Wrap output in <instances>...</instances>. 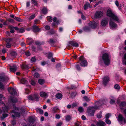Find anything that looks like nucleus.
I'll return each instance as SVG.
<instances>
[{"mask_svg":"<svg viewBox=\"0 0 126 126\" xmlns=\"http://www.w3.org/2000/svg\"><path fill=\"white\" fill-rule=\"evenodd\" d=\"M99 62L101 64L103 62L105 65H109L110 63V60L109 55L106 53L103 54L102 56V59L100 60Z\"/></svg>","mask_w":126,"mask_h":126,"instance_id":"obj_1","label":"nucleus"},{"mask_svg":"<svg viewBox=\"0 0 126 126\" xmlns=\"http://www.w3.org/2000/svg\"><path fill=\"white\" fill-rule=\"evenodd\" d=\"M107 16L111 18L113 20L117 21L118 22H121V20L119 19L117 16L115 15L112 12L111 10H108L107 12Z\"/></svg>","mask_w":126,"mask_h":126,"instance_id":"obj_2","label":"nucleus"},{"mask_svg":"<svg viewBox=\"0 0 126 126\" xmlns=\"http://www.w3.org/2000/svg\"><path fill=\"white\" fill-rule=\"evenodd\" d=\"M79 60L81 61V62L80 63V65L81 66H85L87 65V62L84 59V58L83 56H80L79 58Z\"/></svg>","mask_w":126,"mask_h":126,"instance_id":"obj_3","label":"nucleus"},{"mask_svg":"<svg viewBox=\"0 0 126 126\" xmlns=\"http://www.w3.org/2000/svg\"><path fill=\"white\" fill-rule=\"evenodd\" d=\"M28 99L29 100H33L35 99L37 100L39 99V97L38 94H34L32 95L28 96Z\"/></svg>","mask_w":126,"mask_h":126,"instance_id":"obj_4","label":"nucleus"},{"mask_svg":"<svg viewBox=\"0 0 126 126\" xmlns=\"http://www.w3.org/2000/svg\"><path fill=\"white\" fill-rule=\"evenodd\" d=\"M103 12L100 11H97L95 13L94 17L96 18L101 17L103 15Z\"/></svg>","mask_w":126,"mask_h":126,"instance_id":"obj_5","label":"nucleus"},{"mask_svg":"<svg viewBox=\"0 0 126 126\" xmlns=\"http://www.w3.org/2000/svg\"><path fill=\"white\" fill-rule=\"evenodd\" d=\"M11 113H12V116L13 118L15 117H19L20 116V113L15 112L14 110L11 111Z\"/></svg>","mask_w":126,"mask_h":126,"instance_id":"obj_6","label":"nucleus"},{"mask_svg":"<svg viewBox=\"0 0 126 126\" xmlns=\"http://www.w3.org/2000/svg\"><path fill=\"white\" fill-rule=\"evenodd\" d=\"M98 23V22H95L94 21H93L89 23V26L90 27L92 28H94L96 27Z\"/></svg>","mask_w":126,"mask_h":126,"instance_id":"obj_7","label":"nucleus"},{"mask_svg":"<svg viewBox=\"0 0 126 126\" xmlns=\"http://www.w3.org/2000/svg\"><path fill=\"white\" fill-rule=\"evenodd\" d=\"M8 91L12 95H15L17 93L16 91L13 88L9 87L8 88Z\"/></svg>","mask_w":126,"mask_h":126,"instance_id":"obj_8","label":"nucleus"},{"mask_svg":"<svg viewBox=\"0 0 126 126\" xmlns=\"http://www.w3.org/2000/svg\"><path fill=\"white\" fill-rule=\"evenodd\" d=\"M109 24L110 28H115L117 27V25L113 22L111 19L110 20Z\"/></svg>","mask_w":126,"mask_h":126,"instance_id":"obj_9","label":"nucleus"},{"mask_svg":"<svg viewBox=\"0 0 126 126\" xmlns=\"http://www.w3.org/2000/svg\"><path fill=\"white\" fill-rule=\"evenodd\" d=\"M109 81V78L108 76H105L103 79V83L105 85H106Z\"/></svg>","mask_w":126,"mask_h":126,"instance_id":"obj_10","label":"nucleus"},{"mask_svg":"<svg viewBox=\"0 0 126 126\" xmlns=\"http://www.w3.org/2000/svg\"><path fill=\"white\" fill-rule=\"evenodd\" d=\"M18 67V66L15 65H13L12 66H10V71L11 72L15 71L16 70Z\"/></svg>","mask_w":126,"mask_h":126,"instance_id":"obj_11","label":"nucleus"},{"mask_svg":"<svg viewBox=\"0 0 126 126\" xmlns=\"http://www.w3.org/2000/svg\"><path fill=\"white\" fill-rule=\"evenodd\" d=\"M33 31L34 32H39L40 29L38 28V26L34 24L32 27Z\"/></svg>","mask_w":126,"mask_h":126,"instance_id":"obj_12","label":"nucleus"},{"mask_svg":"<svg viewBox=\"0 0 126 126\" xmlns=\"http://www.w3.org/2000/svg\"><path fill=\"white\" fill-rule=\"evenodd\" d=\"M40 96L43 97H47L48 96V93H46L44 92H40Z\"/></svg>","mask_w":126,"mask_h":126,"instance_id":"obj_13","label":"nucleus"},{"mask_svg":"<svg viewBox=\"0 0 126 126\" xmlns=\"http://www.w3.org/2000/svg\"><path fill=\"white\" fill-rule=\"evenodd\" d=\"M106 125L105 123L103 121H99L98 122L96 125L97 126H104Z\"/></svg>","mask_w":126,"mask_h":126,"instance_id":"obj_14","label":"nucleus"},{"mask_svg":"<svg viewBox=\"0 0 126 126\" xmlns=\"http://www.w3.org/2000/svg\"><path fill=\"white\" fill-rule=\"evenodd\" d=\"M88 112L91 116H93L94 114L95 111L94 110H92L91 108L90 109H88Z\"/></svg>","mask_w":126,"mask_h":126,"instance_id":"obj_15","label":"nucleus"},{"mask_svg":"<svg viewBox=\"0 0 126 126\" xmlns=\"http://www.w3.org/2000/svg\"><path fill=\"white\" fill-rule=\"evenodd\" d=\"M70 44H71L72 46L76 47H78L79 46V44L76 43L75 42L72 41H71L69 42Z\"/></svg>","mask_w":126,"mask_h":126,"instance_id":"obj_16","label":"nucleus"},{"mask_svg":"<svg viewBox=\"0 0 126 126\" xmlns=\"http://www.w3.org/2000/svg\"><path fill=\"white\" fill-rule=\"evenodd\" d=\"M108 21L107 20H104L101 22V25L103 26H105L108 24Z\"/></svg>","mask_w":126,"mask_h":126,"instance_id":"obj_17","label":"nucleus"},{"mask_svg":"<svg viewBox=\"0 0 126 126\" xmlns=\"http://www.w3.org/2000/svg\"><path fill=\"white\" fill-rule=\"evenodd\" d=\"M21 68L22 69H27L29 68L30 67L26 65L22 64L21 65Z\"/></svg>","mask_w":126,"mask_h":126,"instance_id":"obj_18","label":"nucleus"},{"mask_svg":"<svg viewBox=\"0 0 126 126\" xmlns=\"http://www.w3.org/2000/svg\"><path fill=\"white\" fill-rule=\"evenodd\" d=\"M62 94L60 93H58L56 95V98L59 99L62 98Z\"/></svg>","mask_w":126,"mask_h":126,"instance_id":"obj_19","label":"nucleus"},{"mask_svg":"<svg viewBox=\"0 0 126 126\" xmlns=\"http://www.w3.org/2000/svg\"><path fill=\"white\" fill-rule=\"evenodd\" d=\"M91 7L90 4L88 3H87L84 5V9L86 10L87 9L88 7Z\"/></svg>","mask_w":126,"mask_h":126,"instance_id":"obj_20","label":"nucleus"},{"mask_svg":"<svg viewBox=\"0 0 126 126\" xmlns=\"http://www.w3.org/2000/svg\"><path fill=\"white\" fill-rule=\"evenodd\" d=\"M45 81L42 79H40L38 80V82L41 85H42L44 83Z\"/></svg>","mask_w":126,"mask_h":126,"instance_id":"obj_21","label":"nucleus"},{"mask_svg":"<svg viewBox=\"0 0 126 126\" xmlns=\"http://www.w3.org/2000/svg\"><path fill=\"white\" fill-rule=\"evenodd\" d=\"M119 106L120 107H124L126 106V103L124 102H122L119 104Z\"/></svg>","mask_w":126,"mask_h":126,"instance_id":"obj_22","label":"nucleus"},{"mask_svg":"<svg viewBox=\"0 0 126 126\" xmlns=\"http://www.w3.org/2000/svg\"><path fill=\"white\" fill-rule=\"evenodd\" d=\"M42 13L44 14H46L48 10L47 8L44 7L42 10Z\"/></svg>","mask_w":126,"mask_h":126,"instance_id":"obj_23","label":"nucleus"},{"mask_svg":"<svg viewBox=\"0 0 126 126\" xmlns=\"http://www.w3.org/2000/svg\"><path fill=\"white\" fill-rule=\"evenodd\" d=\"M35 16V15L34 14H33L30 16L28 19L29 21H31L33 19Z\"/></svg>","mask_w":126,"mask_h":126,"instance_id":"obj_24","label":"nucleus"},{"mask_svg":"<svg viewBox=\"0 0 126 126\" xmlns=\"http://www.w3.org/2000/svg\"><path fill=\"white\" fill-rule=\"evenodd\" d=\"M21 82L23 84L27 83V81L24 78H22L21 80Z\"/></svg>","mask_w":126,"mask_h":126,"instance_id":"obj_25","label":"nucleus"},{"mask_svg":"<svg viewBox=\"0 0 126 126\" xmlns=\"http://www.w3.org/2000/svg\"><path fill=\"white\" fill-rule=\"evenodd\" d=\"M48 42L51 45L53 44L55 42L52 39H50Z\"/></svg>","mask_w":126,"mask_h":126,"instance_id":"obj_26","label":"nucleus"},{"mask_svg":"<svg viewBox=\"0 0 126 126\" xmlns=\"http://www.w3.org/2000/svg\"><path fill=\"white\" fill-rule=\"evenodd\" d=\"M37 112L40 114H43V112L42 109H37L36 110Z\"/></svg>","mask_w":126,"mask_h":126,"instance_id":"obj_27","label":"nucleus"},{"mask_svg":"<svg viewBox=\"0 0 126 126\" xmlns=\"http://www.w3.org/2000/svg\"><path fill=\"white\" fill-rule=\"evenodd\" d=\"M83 29L84 31L87 32L90 30V28L88 26H85L83 27Z\"/></svg>","mask_w":126,"mask_h":126,"instance_id":"obj_28","label":"nucleus"},{"mask_svg":"<svg viewBox=\"0 0 126 126\" xmlns=\"http://www.w3.org/2000/svg\"><path fill=\"white\" fill-rule=\"evenodd\" d=\"M78 111L80 112H82L84 111V109L82 107H79L78 108Z\"/></svg>","mask_w":126,"mask_h":126,"instance_id":"obj_29","label":"nucleus"},{"mask_svg":"<svg viewBox=\"0 0 126 126\" xmlns=\"http://www.w3.org/2000/svg\"><path fill=\"white\" fill-rule=\"evenodd\" d=\"M11 55L15 57L17 55L15 51H12L11 53Z\"/></svg>","mask_w":126,"mask_h":126,"instance_id":"obj_30","label":"nucleus"},{"mask_svg":"<svg viewBox=\"0 0 126 126\" xmlns=\"http://www.w3.org/2000/svg\"><path fill=\"white\" fill-rule=\"evenodd\" d=\"M18 31L19 33H22L25 32V30L23 28H22L19 29Z\"/></svg>","mask_w":126,"mask_h":126,"instance_id":"obj_31","label":"nucleus"},{"mask_svg":"<svg viewBox=\"0 0 126 126\" xmlns=\"http://www.w3.org/2000/svg\"><path fill=\"white\" fill-rule=\"evenodd\" d=\"M32 3L34 4L35 6H37L38 5L37 2L34 0H32Z\"/></svg>","mask_w":126,"mask_h":126,"instance_id":"obj_32","label":"nucleus"},{"mask_svg":"<svg viewBox=\"0 0 126 126\" xmlns=\"http://www.w3.org/2000/svg\"><path fill=\"white\" fill-rule=\"evenodd\" d=\"M47 20L50 22H51L52 20V18L50 16H48L47 18Z\"/></svg>","mask_w":126,"mask_h":126,"instance_id":"obj_33","label":"nucleus"},{"mask_svg":"<svg viewBox=\"0 0 126 126\" xmlns=\"http://www.w3.org/2000/svg\"><path fill=\"white\" fill-rule=\"evenodd\" d=\"M65 119L66 121H68L71 119V117L68 115L66 116Z\"/></svg>","mask_w":126,"mask_h":126,"instance_id":"obj_34","label":"nucleus"},{"mask_svg":"<svg viewBox=\"0 0 126 126\" xmlns=\"http://www.w3.org/2000/svg\"><path fill=\"white\" fill-rule=\"evenodd\" d=\"M5 80V77L2 76H0V81H4Z\"/></svg>","mask_w":126,"mask_h":126,"instance_id":"obj_35","label":"nucleus"},{"mask_svg":"<svg viewBox=\"0 0 126 126\" xmlns=\"http://www.w3.org/2000/svg\"><path fill=\"white\" fill-rule=\"evenodd\" d=\"M34 76L37 78H39L40 77L39 74L37 73H36L34 74Z\"/></svg>","mask_w":126,"mask_h":126,"instance_id":"obj_36","label":"nucleus"},{"mask_svg":"<svg viewBox=\"0 0 126 126\" xmlns=\"http://www.w3.org/2000/svg\"><path fill=\"white\" fill-rule=\"evenodd\" d=\"M4 87L3 84L0 82V88L3 90L4 89Z\"/></svg>","mask_w":126,"mask_h":126,"instance_id":"obj_37","label":"nucleus"},{"mask_svg":"<svg viewBox=\"0 0 126 126\" xmlns=\"http://www.w3.org/2000/svg\"><path fill=\"white\" fill-rule=\"evenodd\" d=\"M11 100L12 102L13 103H16L17 102V99L15 98H12Z\"/></svg>","mask_w":126,"mask_h":126,"instance_id":"obj_38","label":"nucleus"},{"mask_svg":"<svg viewBox=\"0 0 126 126\" xmlns=\"http://www.w3.org/2000/svg\"><path fill=\"white\" fill-rule=\"evenodd\" d=\"M3 96L1 94H0V103L1 104L3 103L2 101V98H3Z\"/></svg>","mask_w":126,"mask_h":126,"instance_id":"obj_39","label":"nucleus"},{"mask_svg":"<svg viewBox=\"0 0 126 126\" xmlns=\"http://www.w3.org/2000/svg\"><path fill=\"white\" fill-rule=\"evenodd\" d=\"M8 21L9 22L12 23H13L15 22L14 20L12 19L9 18L8 20Z\"/></svg>","mask_w":126,"mask_h":126,"instance_id":"obj_40","label":"nucleus"},{"mask_svg":"<svg viewBox=\"0 0 126 126\" xmlns=\"http://www.w3.org/2000/svg\"><path fill=\"white\" fill-rule=\"evenodd\" d=\"M14 19L18 21H21L22 20L20 18L17 17H15Z\"/></svg>","mask_w":126,"mask_h":126,"instance_id":"obj_41","label":"nucleus"},{"mask_svg":"<svg viewBox=\"0 0 126 126\" xmlns=\"http://www.w3.org/2000/svg\"><path fill=\"white\" fill-rule=\"evenodd\" d=\"M105 122L106 123L108 124H110L111 123V121L109 120L108 119H106Z\"/></svg>","mask_w":126,"mask_h":126,"instance_id":"obj_42","label":"nucleus"},{"mask_svg":"<svg viewBox=\"0 0 126 126\" xmlns=\"http://www.w3.org/2000/svg\"><path fill=\"white\" fill-rule=\"evenodd\" d=\"M111 115L110 113H108L106 114L105 115L106 119H108L110 116Z\"/></svg>","mask_w":126,"mask_h":126,"instance_id":"obj_43","label":"nucleus"},{"mask_svg":"<svg viewBox=\"0 0 126 126\" xmlns=\"http://www.w3.org/2000/svg\"><path fill=\"white\" fill-rule=\"evenodd\" d=\"M114 88L116 89H119L120 88L119 85L118 84H116L114 86Z\"/></svg>","mask_w":126,"mask_h":126,"instance_id":"obj_44","label":"nucleus"},{"mask_svg":"<svg viewBox=\"0 0 126 126\" xmlns=\"http://www.w3.org/2000/svg\"><path fill=\"white\" fill-rule=\"evenodd\" d=\"M84 99L87 102H88L90 100V99L87 96H85L84 97Z\"/></svg>","mask_w":126,"mask_h":126,"instance_id":"obj_45","label":"nucleus"},{"mask_svg":"<svg viewBox=\"0 0 126 126\" xmlns=\"http://www.w3.org/2000/svg\"><path fill=\"white\" fill-rule=\"evenodd\" d=\"M78 104L76 103H74L72 105V107L74 108L75 107L77 106L78 105Z\"/></svg>","mask_w":126,"mask_h":126,"instance_id":"obj_46","label":"nucleus"},{"mask_svg":"<svg viewBox=\"0 0 126 126\" xmlns=\"http://www.w3.org/2000/svg\"><path fill=\"white\" fill-rule=\"evenodd\" d=\"M6 47L8 48H10L11 46V44L9 43H7L6 44Z\"/></svg>","mask_w":126,"mask_h":126,"instance_id":"obj_47","label":"nucleus"},{"mask_svg":"<svg viewBox=\"0 0 126 126\" xmlns=\"http://www.w3.org/2000/svg\"><path fill=\"white\" fill-rule=\"evenodd\" d=\"M53 54L51 53H49L48 54V57L49 58H51Z\"/></svg>","mask_w":126,"mask_h":126,"instance_id":"obj_48","label":"nucleus"},{"mask_svg":"<svg viewBox=\"0 0 126 126\" xmlns=\"http://www.w3.org/2000/svg\"><path fill=\"white\" fill-rule=\"evenodd\" d=\"M36 59L35 57H32L31 59V61L32 62H35Z\"/></svg>","mask_w":126,"mask_h":126,"instance_id":"obj_49","label":"nucleus"},{"mask_svg":"<svg viewBox=\"0 0 126 126\" xmlns=\"http://www.w3.org/2000/svg\"><path fill=\"white\" fill-rule=\"evenodd\" d=\"M115 100L114 99H111L110 101V103L111 104H113L115 103Z\"/></svg>","mask_w":126,"mask_h":126,"instance_id":"obj_50","label":"nucleus"},{"mask_svg":"<svg viewBox=\"0 0 126 126\" xmlns=\"http://www.w3.org/2000/svg\"><path fill=\"white\" fill-rule=\"evenodd\" d=\"M45 28L46 30H48L50 29V27L49 26L46 25L45 26Z\"/></svg>","mask_w":126,"mask_h":126,"instance_id":"obj_51","label":"nucleus"},{"mask_svg":"<svg viewBox=\"0 0 126 126\" xmlns=\"http://www.w3.org/2000/svg\"><path fill=\"white\" fill-rule=\"evenodd\" d=\"M12 40V38H8L6 39V42H11Z\"/></svg>","mask_w":126,"mask_h":126,"instance_id":"obj_52","label":"nucleus"},{"mask_svg":"<svg viewBox=\"0 0 126 126\" xmlns=\"http://www.w3.org/2000/svg\"><path fill=\"white\" fill-rule=\"evenodd\" d=\"M14 32V29L13 27H12L11 29V30L10 31V32L12 33H13Z\"/></svg>","mask_w":126,"mask_h":126,"instance_id":"obj_53","label":"nucleus"},{"mask_svg":"<svg viewBox=\"0 0 126 126\" xmlns=\"http://www.w3.org/2000/svg\"><path fill=\"white\" fill-rule=\"evenodd\" d=\"M31 83L32 85H35V82L33 80H31Z\"/></svg>","mask_w":126,"mask_h":126,"instance_id":"obj_54","label":"nucleus"},{"mask_svg":"<svg viewBox=\"0 0 126 126\" xmlns=\"http://www.w3.org/2000/svg\"><path fill=\"white\" fill-rule=\"evenodd\" d=\"M71 97L72 98H73L75 97V93L74 92H72L71 94Z\"/></svg>","mask_w":126,"mask_h":126,"instance_id":"obj_55","label":"nucleus"},{"mask_svg":"<svg viewBox=\"0 0 126 126\" xmlns=\"http://www.w3.org/2000/svg\"><path fill=\"white\" fill-rule=\"evenodd\" d=\"M30 4V1H27L26 3V5L27 7H29Z\"/></svg>","mask_w":126,"mask_h":126,"instance_id":"obj_56","label":"nucleus"},{"mask_svg":"<svg viewBox=\"0 0 126 126\" xmlns=\"http://www.w3.org/2000/svg\"><path fill=\"white\" fill-rule=\"evenodd\" d=\"M122 62L123 64L126 65V59L123 60Z\"/></svg>","mask_w":126,"mask_h":126,"instance_id":"obj_57","label":"nucleus"},{"mask_svg":"<svg viewBox=\"0 0 126 126\" xmlns=\"http://www.w3.org/2000/svg\"><path fill=\"white\" fill-rule=\"evenodd\" d=\"M8 116V114H3V116L4 118H5L7 117Z\"/></svg>","mask_w":126,"mask_h":126,"instance_id":"obj_58","label":"nucleus"},{"mask_svg":"<svg viewBox=\"0 0 126 126\" xmlns=\"http://www.w3.org/2000/svg\"><path fill=\"white\" fill-rule=\"evenodd\" d=\"M25 54L27 56H29L30 55V53L28 51L26 52Z\"/></svg>","mask_w":126,"mask_h":126,"instance_id":"obj_59","label":"nucleus"},{"mask_svg":"<svg viewBox=\"0 0 126 126\" xmlns=\"http://www.w3.org/2000/svg\"><path fill=\"white\" fill-rule=\"evenodd\" d=\"M60 117V116L59 115L56 114L55 115V117L56 119H59Z\"/></svg>","mask_w":126,"mask_h":126,"instance_id":"obj_60","label":"nucleus"},{"mask_svg":"<svg viewBox=\"0 0 126 126\" xmlns=\"http://www.w3.org/2000/svg\"><path fill=\"white\" fill-rule=\"evenodd\" d=\"M62 123L61 122H59L56 125V126H60L62 125Z\"/></svg>","mask_w":126,"mask_h":126,"instance_id":"obj_61","label":"nucleus"},{"mask_svg":"<svg viewBox=\"0 0 126 126\" xmlns=\"http://www.w3.org/2000/svg\"><path fill=\"white\" fill-rule=\"evenodd\" d=\"M35 43L37 45H41L42 44L39 41H36L35 42Z\"/></svg>","mask_w":126,"mask_h":126,"instance_id":"obj_62","label":"nucleus"},{"mask_svg":"<svg viewBox=\"0 0 126 126\" xmlns=\"http://www.w3.org/2000/svg\"><path fill=\"white\" fill-rule=\"evenodd\" d=\"M76 68L77 70H79L80 69V67L79 65H77L76 66Z\"/></svg>","mask_w":126,"mask_h":126,"instance_id":"obj_63","label":"nucleus"},{"mask_svg":"<svg viewBox=\"0 0 126 126\" xmlns=\"http://www.w3.org/2000/svg\"><path fill=\"white\" fill-rule=\"evenodd\" d=\"M126 59V53H125L124 55V57L123 58V60Z\"/></svg>","mask_w":126,"mask_h":126,"instance_id":"obj_64","label":"nucleus"}]
</instances>
